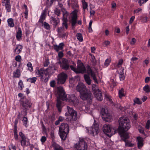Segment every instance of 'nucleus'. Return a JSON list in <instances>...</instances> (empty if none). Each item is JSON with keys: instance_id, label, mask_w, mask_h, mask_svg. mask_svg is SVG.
I'll use <instances>...</instances> for the list:
<instances>
[{"instance_id": "052dcab7", "label": "nucleus", "mask_w": 150, "mask_h": 150, "mask_svg": "<svg viewBox=\"0 0 150 150\" xmlns=\"http://www.w3.org/2000/svg\"><path fill=\"white\" fill-rule=\"evenodd\" d=\"M105 97L107 99V100L109 101L110 102H111L112 101L110 96L109 95L107 94H105Z\"/></svg>"}, {"instance_id": "473e14b6", "label": "nucleus", "mask_w": 150, "mask_h": 150, "mask_svg": "<svg viewBox=\"0 0 150 150\" xmlns=\"http://www.w3.org/2000/svg\"><path fill=\"white\" fill-rule=\"evenodd\" d=\"M121 69H122V70H121L120 72L119 73V77L120 80L123 81L125 79V76L123 71L124 69L122 68H121Z\"/></svg>"}, {"instance_id": "7ed1b4c3", "label": "nucleus", "mask_w": 150, "mask_h": 150, "mask_svg": "<svg viewBox=\"0 0 150 150\" xmlns=\"http://www.w3.org/2000/svg\"><path fill=\"white\" fill-rule=\"evenodd\" d=\"M72 65H70L71 69L76 74H84L86 73V68L83 63L79 60L77 61V68H76V64L74 62L72 61Z\"/></svg>"}, {"instance_id": "423d86ee", "label": "nucleus", "mask_w": 150, "mask_h": 150, "mask_svg": "<svg viewBox=\"0 0 150 150\" xmlns=\"http://www.w3.org/2000/svg\"><path fill=\"white\" fill-rule=\"evenodd\" d=\"M80 98L83 100H88L89 103L91 102L93 97L92 96V93L88 90L80 94Z\"/></svg>"}, {"instance_id": "6e6d98bb", "label": "nucleus", "mask_w": 150, "mask_h": 150, "mask_svg": "<svg viewBox=\"0 0 150 150\" xmlns=\"http://www.w3.org/2000/svg\"><path fill=\"white\" fill-rule=\"evenodd\" d=\"M64 30V28L63 27H58L57 29V31L58 32V34H60V33H61L62 31Z\"/></svg>"}, {"instance_id": "f704fd0d", "label": "nucleus", "mask_w": 150, "mask_h": 150, "mask_svg": "<svg viewBox=\"0 0 150 150\" xmlns=\"http://www.w3.org/2000/svg\"><path fill=\"white\" fill-rule=\"evenodd\" d=\"M42 25L44 26V28L47 30H50V25L46 22H43Z\"/></svg>"}, {"instance_id": "39448f33", "label": "nucleus", "mask_w": 150, "mask_h": 150, "mask_svg": "<svg viewBox=\"0 0 150 150\" xmlns=\"http://www.w3.org/2000/svg\"><path fill=\"white\" fill-rule=\"evenodd\" d=\"M92 90L94 96L96 99L99 101H101L103 99L102 93L99 89L98 86L95 84L92 85Z\"/></svg>"}, {"instance_id": "e433bc0d", "label": "nucleus", "mask_w": 150, "mask_h": 150, "mask_svg": "<svg viewBox=\"0 0 150 150\" xmlns=\"http://www.w3.org/2000/svg\"><path fill=\"white\" fill-rule=\"evenodd\" d=\"M6 1L5 3V6L6 8L7 11L9 12V0H4Z\"/></svg>"}, {"instance_id": "c85d7f7f", "label": "nucleus", "mask_w": 150, "mask_h": 150, "mask_svg": "<svg viewBox=\"0 0 150 150\" xmlns=\"http://www.w3.org/2000/svg\"><path fill=\"white\" fill-rule=\"evenodd\" d=\"M55 120V115L54 114L49 115L47 118V121L50 123H52Z\"/></svg>"}, {"instance_id": "338daca9", "label": "nucleus", "mask_w": 150, "mask_h": 150, "mask_svg": "<svg viewBox=\"0 0 150 150\" xmlns=\"http://www.w3.org/2000/svg\"><path fill=\"white\" fill-rule=\"evenodd\" d=\"M47 139L46 137L44 136H42L41 139V141L42 143L45 142Z\"/></svg>"}, {"instance_id": "c03bdc74", "label": "nucleus", "mask_w": 150, "mask_h": 150, "mask_svg": "<svg viewBox=\"0 0 150 150\" xmlns=\"http://www.w3.org/2000/svg\"><path fill=\"white\" fill-rule=\"evenodd\" d=\"M24 85L22 80H20L18 83V88H20V90H22L24 87Z\"/></svg>"}, {"instance_id": "680f3d73", "label": "nucleus", "mask_w": 150, "mask_h": 150, "mask_svg": "<svg viewBox=\"0 0 150 150\" xmlns=\"http://www.w3.org/2000/svg\"><path fill=\"white\" fill-rule=\"evenodd\" d=\"M14 26L13 19L12 18H10V27H13Z\"/></svg>"}, {"instance_id": "09e8293b", "label": "nucleus", "mask_w": 150, "mask_h": 150, "mask_svg": "<svg viewBox=\"0 0 150 150\" xmlns=\"http://www.w3.org/2000/svg\"><path fill=\"white\" fill-rule=\"evenodd\" d=\"M46 4L49 6H51L53 4L54 0H46Z\"/></svg>"}, {"instance_id": "f8f14e48", "label": "nucleus", "mask_w": 150, "mask_h": 150, "mask_svg": "<svg viewBox=\"0 0 150 150\" xmlns=\"http://www.w3.org/2000/svg\"><path fill=\"white\" fill-rule=\"evenodd\" d=\"M68 78V75L64 72L58 74L57 76V83L58 84H63L65 82Z\"/></svg>"}, {"instance_id": "4d7b16f0", "label": "nucleus", "mask_w": 150, "mask_h": 150, "mask_svg": "<svg viewBox=\"0 0 150 150\" xmlns=\"http://www.w3.org/2000/svg\"><path fill=\"white\" fill-rule=\"evenodd\" d=\"M50 86L51 87L54 88L55 86V81L54 80H52L50 82Z\"/></svg>"}, {"instance_id": "a18cd8bd", "label": "nucleus", "mask_w": 150, "mask_h": 150, "mask_svg": "<svg viewBox=\"0 0 150 150\" xmlns=\"http://www.w3.org/2000/svg\"><path fill=\"white\" fill-rule=\"evenodd\" d=\"M27 66L28 67V69L30 71H33V67L32 64L30 62H28L27 64Z\"/></svg>"}, {"instance_id": "79ce46f5", "label": "nucleus", "mask_w": 150, "mask_h": 150, "mask_svg": "<svg viewBox=\"0 0 150 150\" xmlns=\"http://www.w3.org/2000/svg\"><path fill=\"white\" fill-rule=\"evenodd\" d=\"M144 91L146 93H148L150 92V87L148 85H146L143 88Z\"/></svg>"}, {"instance_id": "864d4df0", "label": "nucleus", "mask_w": 150, "mask_h": 150, "mask_svg": "<svg viewBox=\"0 0 150 150\" xmlns=\"http://www.w3.org/2000/svg\"><path fill=\"white\" fill-rule=\"evenodd\" d=\"M148 0H139L138 3L140 6H141L142 4L145 3Z\"/></svg>"}, {"instance_id": "774afa93", "label": "nucleus", "mask_w": 150, "mask_h": 150, "mask_svg": "<svg viewBox=\"0 0 150 150\" xmlns=\"http://www.w3.org/2000/svg\"><path fill=\"white\" fill-rule=\"evenodd\" d=\"M136 40L134 38L132 39L130 43L131 45H133L136 43Z\"/></svg>"}, {"instance_id": "2f4dec72", "label": "nucleus", "mask_w": 150, "mask_h": 150, "mask_svg": "<svg viewBox=\"0 0 150 150\" xmlns=\"http://www.w3.org/2000/svg\"><path fill=\"white\" fill-rule=\"evenodd\" d=\"M84 78L86 82L88 85H90L91 83V80L88 75L85 74L84 75Z\"/></svg>"}, {"instance_id": "c756f323", "label": "nucleus", "mask_w": 150, "mask_h": 150, "mask_svg": "<svg viewBox=\"0 0 150 150\" xmlns=\"http://www.w3.org/2000/svg\"><path fill=\"white\" fill-rule=\"evenodd\" d=\"M22 34L21 28H18V31L16 33V38L18 40H19L22 37Z\"/></svg>"}, {"instance_id": "5701e85b", "label": "nucleus", "mask_w": 150, "mask_h": 150, "mask_svg": "<svg viewBox=\"0 0 150 150\" xmlns=\"http://www.w3.org/2000/svg\"><path fill=\"white\" fill-rule=\"evenodd\" d=\"M144 140L143 138L140 137H138L137 138V147L139 149H140L144 145L143 142Z\"/></svg>"}, {"instance_id": "9d476101", "label": "nucleus", "mask_w": 150, "mask_h": 150, "mask_svg": "<svg viewBox=\"0 0 150 150\" xmlns=\"http://www.w3.org/2000/svg\"><path fill=\"white\" fill-rule=\"evenodd\" d=\"M114 130L112 129L110 125L105 124L103 128V131L104 133L109 137H110L113 134H114L117 132L114 131Z\"/></svg>"}, {"instance_id": "8fccbe9b", "label": "nucleus", "mask_w": 150, "mask_h": 150, "mask_svg": "<svg viewBox=\"0 0 150 150\" xmlns=\"http://www.w3.org/2000/svg\"><path fill=\"white\" fill-rule=\"evenodd\" d=\"M150 120H148L146 123V125L145 126V128L147 129H149L150 127Z\"/></svg>"}, {"instance_id": "f3484780", "label": "nucleus", "mask_w": 150, "mask_h": 150, "mask_svg": "<svg viewBox=\"0 0 150 150\" xmlns=\"http://www.w3.org/2000/svg\"><path fill=\"white\" fill-rule=\"evenodd\" d=\"M77 11L75 9L74 10L72 13V15L71 16V19L70 21V22L71 24V25L73 28H74V27L77 23Z\"/></svg>"}, {"instance_id": "1a4fd4ad", "label": "nucleus", "mask_w": 150, "mask_h": 150, "mask_svg": "<svg viewBox=\"0 0 150 150\" xmlns=\"http://www.w3.org/2000/svg\"><path fill=\"white\" fill-rule=\"evenodd\" d=\"M20 102L23 108L26 111L27 110L28 108H30L31 107L32 104L31 103L30 101L27 99L25 96L21 98Z\"/></svg>"}, {"instance_id": "cd10ccee", "label": "nucleus", "mask_w": 150, "mask_h": 150, "mask_svg": "<svg viewBox=\"0 0 150 150\" xmlns=\"http://www.w3.org/2000/svg\"><path fill=\"white\" fill-rule=\"evenodd\" d=\"M60 137L62 140H65L69 132H59Z\"/></svg>"}, {"instance_id": "de8ad7c7", "label": "nucleus", "mask_w": 150, "mask_h": 150, "mask_svg": "<svg viewBox=\"0 0 150 150\" xmlns=\"http://www.w3.org/2000/svg\"><path fill=\"white\" fill-rule=\"evenodd\" d=\"M28 122V121L27 117H24L23 120V124L26 127L27 126Z\"/></svg>"}, {"instance_id": "20e7f679", "label": "nucleus", "mask_w": 150, "mask_h": 150, "mask_svg": "<svg viewBox=\"0 0 150 150\" xmlns=\"http://www.w3.org/2000/svg\"><path fill=\"white\" fill-rule=\"evenodd\" d=\"M75 148L77 150H87V144L83 139H80L78 142L74 145Z\"/></svg>"}, {"instance_id": "bf43d9fd", "label": "nucleus", "mask_w": 150, "mask_h": 150, "mask_svg": "<svg viewBox=\"0 0 150 150\" xmlns=\"http://www.w3.org/2000/svg\"><path fill=\"white\" fill-rule=\"evenodd\" d=\"M123 63V60L122 59H120L119 60L118 63L117 64V66L118 67H120L122 64Z\"/></svg>"}, {"instance_id": "bb28decb", "label": "nucleus", "mask_w": 150, "mask_h": 150, "mask_svg": "<svg viewBox=\"0 0 150 150\" xmlns=\"http://www.w3.org/2000/svg\"><path fill=\"white\" fill-rule=\"evenodd\" d=\"M46 10H44L43 12L42 13L41 15L40 16V18L39 21V23L43 24V21L46 18Z\"/></svg>"}, {"instance_id": "4c0bfd02", "label": "nucleus", "mask_w": 150, "mask_h": 150, "mask_svg": "<svg viewBox=\"0 0 150 150\" xmlns=\"http://www.w3.org/2000/svg\"><path fill=\"white\" fill-rule=\"evenodd\" d=\"M36 80L37 78L36 77H33L28 79L27 80V81L30 83H34L36 81Z\"/></svg>"}, {"instance_id": "6ab92c4d", "label": "nucleus", "mask_w": 150, "mask_h": 150, "mask_svg": "<svg viewBox=\"0 0 150 150\" xmlns=\"http://www.w3.org/2000/svg\"><path fill=\"white\" fill-rule=\"evenodd\" d=\"M69 127L67 123H62L59 127V132H69Z\"/></svg>"}, {"instance_id": "58836bf2", "label": "nucleus", "mask_w": 150, "mask_h": 150, "mask_svg": "<svg viewBox=\"0 0 150 150\" xmlns=\"http://www.w3.org/2000/svg\"><path fill=\"white\" fill-rule=\"evenodd\" d=\"M119 94L120 98L125 96L124 89L123 88H121L119 90Z\"/></svg>"}, {"instance_id": "e2e57ef3", "label": "nucleus", "mask_w": 150, "mask_h": 150, "mask_svg": "<svg viewBox=\"0 0 150 150\" xmlns=\"http://www.w3.org/2000/svg\"><path fill=\"white\" fill-rule=\"evenodd\" d=\"M110 61L108 59H107L105 61L104 63V65L107 67L109 65L110 63Z\"/></svg>"}, {"instance_id": "ddd939ff", "label": "nucleus", "mask_w": 150, "mask_h": 150, "mask_svg": "<svg viewBox=\"0 0 150 150\" xmlns=\"http://www.w3.org/2000/svg\"><path fill=\"white\" fill-rule=\"evenodd\" d=\"M122 140L125 142V145L126 146L129 147H133L134 144L132 143L131 141H129L128 139L129 138V135L128 133H127L122 135L120 136Z\"/></svg>"}, {"instance_id": "69168bd1", "label": "nucleus", "mask_w": 150, "mask_h": 150, "mask_svg": "<svg viewBox=\"0 0 150 150\" xmlns=\"http://www.w3.org/2000/svg\"><path fill=\"white\" fill-rule=\"evenodd\" d=\"M110 42L108 40H105L103 42V45H105V46H108L109 45Z\"/></svg>"}, {"instance_id": "ea45409f", "label": "nucleus", "mask_w": 150, "mask_h": 150, "mask_svg": "<svg viewBox=\"0 0 150 150\" xmlns=\"http://www.w3.org/2000/svg\"><path fill=\"white\" fill-rule=\"evenodd\" d=\"M77 38L80 42H82L83 40V38L82 35L81 33H77L76 35Z\"/></svg>"}, {"instance_id": "4be33fe9", "label": "nucleus", "mask_w": 150, "mask_h": 150, "mask_svg": "<svg viewBox=\"0 0 150 150\" xmlns=\"http://www.w3.org/2000/svg\"><path fill=\"white\" fill-rule=\"evenodd\" d=\"M58 95L57 97V102L56 103V107L57 108L59 112H61L62 111V98Z\"/></svg>"}, {"instance_id": "6e6552de", "label": "nucleus", "mask_w": 150, "mask_h": 150, "mask_svg": "<svg viewBox=\"0 0 150 150\" xmlns=\"http://www.w3.org/2000/svg\"><path fill=\"white\" fill-rule=\"evenodd\" d=\"M35 74L38 76V77H40V79L42 81L45 82L48 80V78L45 76V70L44 68H42L38 69L35 71Z\"/></svg>"}, {"instance_id": "49530a36", "label": "nucleus", "mask_w": 150, "mask_h": 150, "mask_svg": "<svg viewBox=\"0 0 150 150\" xmlns=\"http://www.w3.org/2000/svg\"><path fill=\"white\" fill-rule=\"evenodd\" d=\"M91 62L92 63L93 65H94L96 64V61L94 55H91Z\"/></svg>"}, {"instance_id": "72a5a7b5", "label": "nucleus", "mask_w": 150, "mask_h": 150, "mask_svg": "<svg viewBox=\"0 0 150 150\" xmlns=\"http://www.w3.org/2000/svg\"><path fill=\"white\" fill-rule=\"evenodd\" d=\"M90 75L91 77L93 78V79L94 81V82L97 83L98 84V82L97 80L95 73L93 71L91 73L89 74H88V75Z\"/></svg>"}, {"instance_id": "3c124183", "label": "nucleus", "mask_w": 150, "mask_h": 150, "mask_svg": "<svg viewBox=\"0 0 150 150\" xmlns=\"http://www.w3.org/2000/svg\"><path fill=\"white\" fill-rule=\"evenodd\" d=\"M134 103L138 104H140L142 103V102L140 100L139 98H136L134 100Z\"/></svg>"}, {"instance_id": "4468645a", "label": "nucleus", "mask_w": 150, "mask_h": 150, "mask_svg": "<svg viewBox=\"0 0 150 150\" xmlns=\"http://www.w3.org/2000/svg\"><path fill=\"white\" fill-rule=\"evenodd\" d=\"M67 109L68 110L69 114L71 116L70 120L71 121H75L77 119V112L74 110L72 108L67 106Z\"/></svg>"}, {"instance_id": "aec40b11", "label": "nucleus", "mask_w": 150, "mask_h": 150, "mask_svg": "<svg viewBox=\"0 0 150 150\" xmlns=\"http://www.w3.org/2000/svg\"><path fill=\"white\" fill-rule=\"evenodd\" d=\"M65 16H64L65 14L64 13L63 14V17L62 18V26L63 27H64L65 28L67 29L68 28V26L67 24L68 19L67 18V16L69 15V13L67 11L65 12Z\"/></svg>"}, {"instance_id": "f257e3e1", "label": "nucleus", "mask_w": 150, "mask_h": 150, "mask_svg": "<svg viewBox=\"0 0 150 150\" xmlns=\"http://www.w3.org/2000/svg\"><path fill=\"white\" fill-rule=\"evenodd\" d=\"M57 94L62 98L63 101H66L76 107L79 103V101L74 95H66L63 88L62 87H57Z\"/></svg>"}, {"instance_id": "b1692460", "label": "nucleus", "mask_w": 150, "mask_h": 150, "mask_svg": "<svg viewBox=\"0 0 150 150\" xmlns=\"http://www.w3.org/2000/svg\"><path fill=\"white\" fill-rule=\"evenodd\" d=\"M18 120L16 119L14 122V127L13 129V133L14 138L15 140H17L18 139V135L17 134V124L18 123Z\"/></svg>"}, {"instance_id": "7c9ffc66", "label": "nucleus", "mask_w": 150, "mask_h": 150, "mask_svg": "<svg viewBox=\"0 0 150 150\" xmlns=\"http://www.w3.org/2000/svg\"><path fill=\"white\" fill-rule=\"evenodd\" d=\"M22 47V46L20 45H17L16 48L14 50V51H15L16 54H18L21 52Z\"/></svg>"}, {"instance_id": "5fc2aeb1", "label": "nucleus", "mask_w": 150, "mask_h": 150, "mask_svg": "<svg viewBox=\"0 0 150 150\" xmlns=\"http://www.w3.org/2000/svg\"><path fill=\"white\" fill-rule=\"evenodd\" d=\"M54 48L57 52H58L60 50H62L59 46L57 45H54Z\"/></svg>"}, {"instance_id": "dca6fc26", "label": "nucleus", "mask_w": 150, "mask_h": 150, "mask_svg": "<svg viewBox=\"0 0 150 150\" xmlns=\"http://www.w3.org/2000/svg\"><path fill=\"white\" fill-rule=\"evenodd\" d=\"M19 135L21 139L20 141L21 145L24 147L26 145V143L29 142V140L22 132H19Z\"/></svg>"}, {"instance_id": "13d9d810", "label": "nucleus", "mask_w": 150, "mask_h": 150, "mask_svg": "<svg viewBox=\"0 0 150 150\" xmlns=\"http://www.w3.org/2000/svg\"><path fill=\"white\" fill-rule=\"evenodd\" d=\"M55 13L58 16H59L60 14V11L59 10L56 8L54 11Z\"/></svg>"}, {"instance_id": "2eb2a0df", "label": "nucleus", "mask_w": 150, "mask_h": 150, "mask_svg": "<svg viewBox=\"0 0 150 150\" xmlns=\"http://www.w3.org/2000/svg\"><path fill=\"white\" fill-rule=\"evenodd\" d=\"M59 64L61 68L64 70H67L69 69L70 66L69 64L68 60L65 58H63L62 62L59 61Z\"/></svg>"}, {"instance_id": "c9c22d12", "label": "nucleus", "mask_w": 150, "mask_h": 150, "mask_svg": "<svg viewBox=\"0 0 150 150\" xmlns=\"http://www.w3.org/2000/svg\"><path fill=\"white\" fill-rule=\"evenodd\" d=\"M14 76L16 78H19L20 77L21 75L20 72V70L17 69L16 72H14L13 73Z\"/></svg>"}, {"instance_id": "603ef678", "label": "nucleus", "mask_w": 150, "mask_h": 150, "mask_svg": "<svg viewBox=\"0 0 150 150\" xmlns=\"http://www.w3.org/2000/svg\"><path fill=\"white\" fill-rule=\"evenodd\" d=\"M15 59L16 60V61L19 62H20L21 61V57L20 55H18L15 57Z\"/></svg>"}, {"instance_id": "0eeeda50", "label": "nucleus", "mask_w": 150, "mask_h": 150, "mask_svg": "<svg viewBox=\"0 0 150 150\" xmlns=\"http://www.w3.org/2000/svg\"><path fill=\"white\" fill-rule=\"evenodd\" d=\"M88 132L90 134L94 136L97 135L99 132V129L98 124L96 122V121L94 120V123L92 127H90L89 129H87Z\"/></svg>"}, {"instance_id": "412c9836", "label": "nucleus", "mask_w": 150, "mask_h": 150, "mask_svg": "<svg viewBox=\"0 0 150 150\" xmlns=\"http://www.w3.org/2000/svg\"><path fill=\"white\" fill-rule=\"evenodd\" d=\"M45 70V76H48V78L50 76L54 73V71L56 70L54 67H49Z\"/></svg>"}, {"instance_id": "393cba45", "label": "nucleus", "mask_w": 150, "mask_h": 150, "mask_svg": "<svg viewBox=\"0 0 150 150\" xmlns=\"http://www.w3.org/2000/svg\"><path fill=\"white\" fill-rule=\"evenodd\" d=\"M51 23L53 25L54 28H56L57 25L59 23L60 20L59 18H55L51 16L50 17Z\"/></svg>"}, {"instance_id": "f03ea898", "label": "nucleus", "mask_w": 150, "mask_h": 150, "mask_svg": "<svg viewBox=\"0 0 150 150\" xmlns=\"http://www.w3.org/2000/svg\"><path fill=\"white\" fill-rule=\"evenodd\" d=\"M119 125L117 130L114 131L117 132L120 136L126 134L131 127L130 122L126 117H121L118 120Z\"/></svg>"}, {"instance_id": "9b49d317", "label": "nucleus", "mask_w": 150, "mask_h": 150, "mask_svg": "<svg viewBox=\"0 0 150 150\" xmlns=\"http://www.w3.org/2000/svg\"><path fill=\"white\" fill-rule=\"evenodd\" d=\"M100 114L103 120L106 122H110L112 119V116L108 112V110L104 108H102Z\"/></svg>"}, {"instance_id": "a19ab883", "label": "nucleus", "mask_w": 150, "mask_h": 150, "mask_svg": "<svg viewBox=\"0 0 150 150\" xmlns=\"http://www.w3.org/2000/svg\"><path fill=\"white\" fill-rule=\"evenodd\" d=\"M82 2L83 9L84 10V12L85 11V10L88 7V4L84 0H83L82 1Z\"/></svg>"}, {"instance_id": "37998d69", "label": "nucleus", "mask_w": 150, "mask_h": 150, "mask_svg": "<svg viewBox=\"0 0 150 150\" xmlns=\"http://www.w3.org/2000/svg\"><path fill=\"white\" fill-rule=\"evenodd\" d=\"M86 72H87L88 74H89L93 71L89 65H86Z\"/></svg>"}, {"instance_id": "a211bd4d", "label": "nucleus", "mask_w": 150, "mask_h": 150, "mask_svg": "<svg viewBox=\"0 0 150 150\" xmlns=\"http://www.w3.org/2000/svg\"><path fill=\"white\" fill-rule=\"evenodd\" d=\"M76 90L77 91L79 92L80 94L85 92L88 89L86 86L83 83H79L76 87Z\"/></svg>"}, {"instance_id": "a878e982", "label": "nucleus", "mask_w": 150, "mask_h": 150, "mask_svg": "<svg viewBox=\"0 0 150 150\" xmlns=\"http://www.w3.org/2000/svg\"><path fill=\"white\" fill-rule=\"evenodd\" d=\"M52 145L54 150H64L61 146L55 142L52 143Z\"/></svg>"}, {"instance_id": "0e129e2a", "label": "nucleus", "mask_w": 150, "mask_h": 150, "mask_svg": "<svg viewBox=\"0 0 150 150\" xmlns=\"http://www.w3.org/2000/svg\"><path fill=\"white\" fill-rule=\"evenodd\" d=\"M50 63L49 60H46L44 63V66L45 67H47L48 66Z\"/></svg>"}]
</instances>
